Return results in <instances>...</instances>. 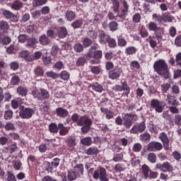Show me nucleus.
Masks as SVG:
<instances>
[{
  "label": "nucleus",
  "instance_id": "nucleus-56",
  "mask_svg": "<svg viewBox=\"0 0 181 181\" xmlns=\"http://www.w3.org/2000/svg\"><path fill=\"white\" fill-rule=\"evenodd\" d=\"M18 43H25L28 41V35L25 34H21L18 37Z\"/></svg>",
  "mask_w": 181,
  "mask_h": 181
},
{
  "label": "nucleus",
  "instance_id": "nucleus-58",
  "mask_svg": "<svg viewBox=\"0 0 181 181\" xmlns=\"http://www.w3.org/2000/svg\"><path fill=\"white\" fill-rule=\"evenodd\" d=\"M141 141H151V135L148 133H144L140 135Z\"/></svg>",
  "mask_w": 181,
  "mask_h": 181
},
{
  "label": "nucleus",
  "instance_id": "nucleus-18",
  "mask_svg": "<svg viewBox=\"0 0 181 181\" xmlns=\"http://www.w3.org/2000/svg\"><path fill=\"white\" fill-rule=\"evenodd\" d=\"M166 101L168 105L179 107V101H177V99H176V97L175 95H167Z\"/></svg>",
  "mask_w": 181,
  "mask_h": 181
},
{
  "label": "nucleus",
  "instance_id": "nucleus-25",
  "mask_svg": "<svg viewBox=\"0 0 181 181\" xmlns=\"http://www.w3.org/2000/svg\"><path fill=\"white\" fill-rule=\"evenodd\" d=\"M39 42L42 46H47L50 43V40L46 35H42L39 37Z\"/></svg>",
  "mask_w": 181,
  "mask_h": 181
},
{
  "label": "nucleus",
  "instance_id": "nucleus-44",
  "mask_svg": "<svg viewBox=\"0 0 181 181\" xmlns=\"http://www.w3.org/2000/svg\"><path fill=\"white\" fill-rule=\"evenodd\" d=\"M122 88L123 91H126V95H128V94H129V92L131 91V88H129L127 81H124L122 83Z\"/></svg>",
  "mask_w": 181,
  "mask_h": 181
},
{
  "label": "nucleus",
  "instance_id": "nucleus-36",
  "mask_svg": "<svg viewBox=\"0 0 181 181\" xmlns=\"http://www.w3.org/2000/svg\"><path fill=\"white\" fill-rule=\"evenodd\" d=\"M81 143L84 146H90V145L93 144V139L91 137H84L81 140Z\"/></svg>",
  "mask_w": 181,
  "mask_h": 181
},
{
  "label": "nucleus",
  "instance_id": "nucleus-2",
  "mask_svg": "<svg viewBox=\"0 0 181 181\" xmlns=\"http://www.w3.org/2000/svg\"><path fill=\"white\" fill-rule=\"evenodd\" d=\"M153 69L160 76H166L169 73L168 64L163 59H158L155 62Z\"/></svg>",
  "mask_w": 181,
  "mask_h": 181
},
{
  "label": "nucleus",
  "instance_id": "nucleus-5",
  "mask_svg": "<svg viewBox=\"0 0 181 181\" xmlns=\"http://www.w3.org/2000/svg\"><path fill=\"white\" fill-rule=\"evenodd\" d=\"M148 30L151 32H155V35L157 40H161L163 35V30L160 29V27H158V24L154 22H150L148 25Z\"/></svg>",
  "mask_w": 181,
  "mask_h": 181
},
{
  "label": "nucleus",
  "instance_id": "nucleus-26",
  "mask_svg": "<svg viewBox=\"0 0 181 181\" xmlns=\"http://www.w3.org/2000/svg\"><path fill=\"white\" fill-rule=\"evenodd\" d=\"M58 127L59 129V135H61V136H64L69 134V127H64L63 124H59Z\"/></svg>",
  "mask_w": 181,
  "mask_h": 181
},
{
  "label": "nucleus",
  "instance_id": "nucleus-41",
  "mask_svg": "<svg viewBox=\"0 0 181 181\" xmlns=\"http://www.w3.org/2000/svg\"><path fill=\"white\" fill-rule=\"evenodd\" d=\"M74 49L76 53H81L84 50V46L81 43H76L74 46Z\"/></svg>",
  "mask_w": 181,
  "mask_h": 181
},
{
  "label": "nucleus",
  "instance_id": "nucleus-4",
  "mask_svg": "<svg viewBox=\"0 0 181 181\" xmlns=\"http://www.w3.org/2000/svg\"><path fill=\"white\" fill-rule=\"evenodd\" d=\"M19 116L23 119H29L32 118L33 114H35V110L30 107H25V106L19 107Z\"/></svg>",
  "mask_w": 181,
  "mask_h": 181
},
{
  "label": "nucleus",
  "instance_id": "nucleus-28",
  "mask_svg": "<svg viewBox=\"0 0 181 181\" xmlns=\"http://www.w3.org/2000/svg\"><path fill=\"white\" fill-rule=\"evenodd\" d=\"M65 18H66V21L71 22V21H74V19H76V13L73 11H67L65 13Z\"/></svg>",
  "mask_w": 181,
  "mask_h": 181
},
{
  "label": "nucleus",
  "instance_id": "nucleus-47",
  "mask_svg": "<svg viewBox=\"0 0 181 181\" xmlns=\"http://www.w3.org/2000/svg\"><path fill=\"white\" fill-rule=\"evenodd\" d=\"M148 160L150 163H156V154L155 153H148Z\"/></svg>",
  "mask_w": 181,
  "mask_h": 181
},
{
  "label": "nucleus",
  "instance_id": "nucleus-1",
  "mask_svg": "<svg viewBox=\"0 0 181 181\" xmlns=\"http://www.w3.org/2000/svg\"><path fill=\"white\" fill-rule=\"evenodd\" d=\"M97 49H98V45L93 44L86 55V59H94V60L91 61L92 64H100V60L103 59V50H97Z\"/></svg>",
  "mask_w": 181,
  "mask_h": 181
},
{
  "label": "nucleus",
  "instance_id": "nucleus-27",
  "mask_svg": "<svg viewBox=\"0 0 181 181\" xmlns=\"http://www.w3.org/2000/svg\"><path fill=\"white\" fill-rule=\"evenodd\" d=\"M86 153L89 156L98 155V153H100V150L95 146L90 147L86 150Z\"/></svg>",
  "mask_w": 181,
  "mask_h": 181
},
{
  "label": "nucleus",
  "instance_id": "nucleus-45",
  "mask_svg": "<svg viewBox=\"0 0 181 181\" xmlns=\"http://www.w3.org/2000/svg\"><path fill=\"white\" fill-rule=\"evenodd\" d=\"M109 28L111 32H115V30H118V23L115 21H111L109 23Z\"/></svg>",
  "mask_w": 181,
  "mask_h": 181
},
{
  "label": "nucleus",
  "instance_id": "nucleus-48",
  "mask_svg": "<svg viewBox=\"0 0 181 181\" xmlns=\"http://www.w3.org/2000/svg\"><path fill=\"white\" fill-rule=\"evenodd\" d=\"M99 128H100V131L103 134H107V132H111V130L108 127V125L105 124H100Z\"/></svg>",
  "mask_w": 181,
  "mask_h": 181
},
{
  "label": "nucleus",
  "instance_id": "nucleus-33",
  "mask_svg": "<svg viewBox=\"0 0 181 181\" xmlns=\"http://www.w3.org/2000/svg\"><path fill=\"white\" fill-rule=\"evenodd\" d=\"M67 177L69 181H74L76 180L78 176L76 174V172H74V170H68Z\"/></svg>",
  "mask_w": 181,
  "mask_h": 181
},
{
  "label": "nucleus",
  "instance_id": "nucleus-55",
  "mask_svg": "<svg viewBox=\"0 0 181 181\" xmlns=\"http://www.w3.org/2000/svg\"><path fill=\"white\" fill-rule=\"evenodd\" d=\"M170 83H166L161 85V91L163 93H168L170 90Z\"/></svg>",
  "mask_w": 181,
  "mask_h": 181
},
{
  "label": "nucleus",
  "instance_id": "nucleus-20",
  "mask_svg": "<svg viewBox=\"0 0 181 181\" xmlns=\"http://www.w3.org/2000/svg\"><path fill=\"white\" fill-rule=\"evenodd\" d=\"M37 43V39H36L35 37H31L27 39V42L25 44V46L26 47L35 49V47H36Z\"/></svg>",
  "mask_w": 181,
  "mask_h": 181
},
{
  "label": "nucleus",
  "instance_id": "nucleus-29",
  "mask_svg": "<svg viewBox=\"0 0 181 181\" xmlns=\"http://www.w3.org/2000/svg\"><path fill=\"white\" fill-rule=\"evenodd\" d=\"M137 52L136 47L134 46L127 47L125 49L124 53L127 56H132V54H135Z\"/></svg>",
  "mask_w": 181,
  "mask_h": 181
},
{
  "label": "nucleus",
  "instance_id": "nucleus-9",
  "mask_svg": "<svg viewBox=\"0 0 181 181\" xmlns=\"http://www.w3.org/2000/svg\"><path fill=\"white\" fill-rule=\"evenodd\" d=\"M156 169H159L161 172H173V166L169 163V162H165L162 163H157Z\"/></svg>",
  "mask_w": 181,
  "mask_h": 181
},
{
  "label": "nucleus",
  "instance_id": "nucleus-52",
  "mask_svg": "<svg viewBox=\"0 0 181 181\" xmlns=\"http://www.w3.org/2000/svg\"><path fill=\"white\" fill-rule=\"evenodd\" d=\"M16 149H18V146H16V143L11 144L6 148V150L9 153H13V152L16 151Z\"/></svg>",
  "mask_w": 181,
  "mask_h": 181
},
{
  "label": "nucleus",
  "instance_id": "nucleus-7",
  "mask_svg": "<svg viewBox=\"0 0 181 181\" xmlns=\"http://www.w3.org/2000/svg\"><path fill=\"white\" fill-rule=\"evenodd\" d=\"M60 165V158H54L52 162H47L45 165V170L49 173H52L54 169L57 168Z\"/></svg>",
  "mask_w": 181,
  "mask_h": 181
},
{
  "label": "nucleus",
  "instance_id": "nucleus-35",
  "mask_svg": "<svg viewBox=\"0 0 181 181\" xmlns=\"http://www.w3.org/2000/svg\"><path fill=\"white\" fill-rule=\"evenodd\" d=\"M19 105H22V99L18 98L16 100H11V107L13 110H18Z\"/></svg>",
  "mask_w": 181,
  "mask_h": 181
},
{
  "label": "nucleus",
  "instance_id": "nucleus-17",
  "mask_svg": "<svg viewBox=\"0 0 181 181\" xmlns=\"http://www.w3.org/2000/svg\"><path fill=\"white\" fill-rule=\"evenodd\" d=\"M74 172L78 177H81L84 175V165L83 164H77L74 168Z\"/></svg>",
  "mask_w": 181,
  "mask_h": 181
},
{
  "label": "nucleus",
  "instance_id": "nucleus-24",
  "mask_svg": "<svg viewBox=\"0 0 181 181\" xmlns=\"http://www.w3.org/2000/svg\"><path fill=\"white\" fill-rule=\"evenodd\" d=\"M141 172L144 175V179H148L149 173L151 172V168H149V166H148L146 164H144L141 166Z\"/></svg>",
  "mask_w": 181,
  "mask_h": 181
},
{
  "label": "nucleus",
  "instance_id": "nucleus-50",
  "mask_svg": "<svg viewBox=\"0 0 181 181\" xmlns=\"http://www.w3.org/2000/svg\"><path fill=\"white\" fill-rule=\"evenodd\" d=\"M12 42V40L10 37H0V43L2 45H9Z\"/></svg>",
  "mask_w": 181,
  "mask_h": 181
},
{
  "label": "nucleus",
  "instance_id": "nucleus-62",
  "mask_svg": "<svg viewBox=\"0 0 181 181\" xmlns=\"http://www.w3.org/2000/svg\"><path fill=\"white\" fill-rule=\"evenodd\" d=\"M7 181H16V177L11 171L7 172Z\"/></svg>",
  "mask_w": 181,
  "mask_h": 181
},
{
  "label": "nucleus",
  "instance_id": "nucleus-21",
  "mask_svg": "<svg viewBox=\"0 0 181 181\" xmlns=\"http://www.w3.org/2000/svg\"><path fill=\"white\" fill-rule=\"evenodd\" d=\"M110 38L111 36L105 33H102L99 35V42L101 45H107Z\"/></svg>",
  "mask_w": 181,
  "mask_h": 181
},
{
  "label": "nucleus",
  "instance_id": "nucleus-8",
  "mask_svg": "<svg viewBox=\"0 0 181 181\" xmlns=\"http://www.w3.org/2000/svg\"><path fill=\"white\" fill-rule=\"evenodd\" d=\"M146 129V124L145 122H141L139 124H134L130 129V134H142Z\"/></svg>",
  "mask_w": 181,
  "mask_h": 181
},
{
  "label": "nucleus",
  "instance_id": "nucleus-31",
  "mask_svg": "<svg viewBox=\"0 0 181 181\" xmlns=\"http://www.w3.org/2000/svg\"><path fill=\"white\" fill-rule=\"evenodd\" d=\"M48 129L51 134H57L59 132V126L56 123H51L48 126Z\"/></svg>",
  "mask_w": 181,
  "mask_h": 181
},
{
  "label": "nucleus",
  "instance_id": "nucleus-14",
  "mask_svg": "<svg viewBox=\"0 0 181 181\" xmlns=\"http://www.w3.org/2000/svg\"><path fill=\"white\" fill-rule=\"evenodd\" d=\"M159 139L163 142L164 149L168 151L169 149V138H168L166 133L162 132L159 136Z\"/></svg>",
  "mask_w": 181,
  "mask_h": 181
},
{
  "label": "nucleus",
  "instance_id": "nucleus-60",
  "mask_svg": "<svg viewBox=\"0 0 181 181\" xmlns=\"http://www.w3.org/2000/svg\"><path fill=\"white\" fill-rule=\"evenodd\" d=\"M21 81V79L19 78V76H14L11 78V86H17V84Z\"/></svg>",
  "mask_w": 181,
  "mask_h": 181
},
{
  "label": "nucleus",
  "instance_id": "nucleus-11",
  "mask_svg": "<svg viewBox=\"0 0 181 181\" xmlns=\"http://www.w3.org/2000/svg\"><path fill=\"white\" fill-rule=\"evenodd\" d=\"M163 146L162 144L156 141H151L148 144L147 149L150 152H156L157 151H162Z\"/></svg>",
  "mask_w": 181,
  "mask_h": 181
},
{
  "label": "nucleus",
  "instance_id": "nucleus-53",
  "mask_svg": "<svg viewBox=\"0 0 181 181\" xmlns=\"http://www.w3.org/2000/svg\"><path fill=\"white\" fill-rule=\"evenodd\" d=\"M82 43H83V47H90V46L93 45V41L91 40V39L88 37H86L83 39Z\"/></svg>",
  "mask_w": 181,
  "mask_h": 181
},
{
  "label": "nucleus",
  "instance_id": "nucleus-42",
  "mask_svg": "<svg viewBox=\"0 0 181 181\" xmlns=\"http://www.w3.org/2000/svg\"><path fill=\"white\" fill-rule=\"evenodd\" d=\"M34 73L37 77H42V76L45 74L43 69H42L40 66H37L34 70Z\"/></svg>",
  "mask_w": 181,
  "mask_h": 181
},
{
  "label": "nucleus",
  "instance_id": "nucleus-59",
  "mask_svg": "<svg viewBox=\"0 0 181 181\" xmlns=\"http://www.w3.org/2000/svg\"><path fill=\"white\" fill-rule=\"evenodd\" d=\"M13 117V112L12 110H7L4 112V119H11Z\"/></svg>",
  "mask_w": 181,
  "mask_h": 181
},
{
  "label": "nucleus",
  "instance_id": "nucleus-19",
  "mask_svg": "<svg viewBox=\"0 0 181 181\" xmlns=\"http://www.w3.org/2000/svg\"><path fill=\"white\" fill-rule=\"evenodd\" d=\"M100 111L105 115L106 119H112L115 115L114 111L110 110L108 108L100 107Z\"/></svg>",
  "mask_w": 181,
  "mask_h": 181
},
{
  "label": "nucleus",
  "instance_id": "nucleus-13",
  "mask_svg": "<svg viewBox=\"0 0 181 181\" xmlns=\"http://www.w3.org/2000/svg\"><path fill=\"white\" fill-rule=\"evenodd\" d=\"M122 73V69L121 68L110 70L109 71V78H110V80H117V78H119Z\"/></svg>",
  "mask_w": 181,
  "mask_h": 181
},
{
  "label": "nucleus",
  "instance_id": "nucleus-57",
  "mask_svg": "<svg viewBox=\"0 0 181 181\" xmlns=\"http://www.w3.org/2000/svg\"><path fill=\"white\" fill-rule=\"evenodd\" d=\"M0 29L1 30H9V24L6 21H1L0 22Z\"/></svg>",
  "mask_w": 181,
  "mask_h": 181
},
{
  "label": "nucleus",
  "instance_id": "nucleus-30",
  "mask_svg": "<svg viewBox=\"0 0 181 181\" xmlns=\"http://www.w3.org/2000/svg\"><path fill=\"white\" fill-rule=\"evenodd\" d=\"M23 5V3L21 1V0H16L11 4V9H13L14 11H19L21 8H22Z\"/></svg>",
  "mask_w": 181,
  "mask_h": 181
},
{
  "label": "nucleus",
  "instance_id": "nucleus-23",
  "mask_svg": "<svg viewBox=\"0 0 181 181\" xmlns=\"http://www.w3.org/2000/svg\"><path fill=\"white\" fill-rule=\"evenodd\" d=\"M19 57L24 59L27 62H33V57H31L28 51H22L20 52Z\"/></svg>",
  "mask_w": 181,
  "mask_h": 181
},
{
  "label": "nucleus",
  "instance_id": "nucleus-38",
  "mask_svg": "<svg viewBox=\"0 0 181 181\" xmlns=\"http://www.w3.org/2000/svg\"><path fill=\"white\" fill-rule=\"evenodd\" d=\"M175 19L169 13H163V22L169 23Z\"/></svg>",
  "mask_w": 181,
  "mask_h": 181
},
{
  "label": "nucleus",
  "instance_id": "nucleus-39",
  "mask_svg": "<svg viewBox=\"0 0 181 181\" xmlns=\"http://www.w3.org/2000/svg\"><path fill=\"white\" fill-rule=\"evenodd\" d=\"M46 76H47V77L53 78V80H56V78H59V77H60V74H59L53 71L46 72Z\"/></svg>",
  "mask_w": 181,
  "mask_h": 181
},
{
  "label": "nucleus",
  "instance_id": "nucleus-46",
  "mask_svg": "<svg viewBox=\"0 0 181 181\" xmlns=\"http://www.w3.org/2000/svg\"><path fill=\"white\" fill-rule=\"evenodd\" d=\"M17 93L19 94V95H21V97H25L26 96V94H28V90L26 88L20 86L17 88Z\"/></svg>",
  "mask_w": 181,
  "mask_h": 181
},
{
  "label": "nucleus",
  "instance_id": "nucleus-32",
  "mask_svg": "<svg viewBox=\"0 0 181 181\" xmlns=\"http://www.w3.org/2000/svg\"><path fill=\"white\" fill-rule=\"evenodd\" d=\"M67 29L65 27H60L58 30V36L60 39H64L67 36Z\"/></svg>",
  "mask_w": 181,
  "mask_h": 181
},
{
  "label": "nucleus",
  "instance_id": "nucleus-64",
  "mask_svg": "<svg viewBox=\"0 0 181 181\" xmlns=\"http://www.w3.org/2000/svg\"><path fill=\"white\" fill-rule=\"evenodd\" d=\"M175 62L177 63V66L181 67V52H179L175 56Z\"/></svg>",
  "mask_w": 181,
  "mask_h": 181
},
{
  "label": "nucleus",
  "instance_id": "nucleus-43",
  "mask_svg": "<svg viewBox=\"0 0 181 181\" xmlns=\"http://www.w3.org/2000/svg\"><path fill=\"white\" fill-rule=\"evenodd\" d=\"M59 77H61L62 80L67 81V80L70 78V73H69L67 71H62L59 75Z\"/></svg>",
  "mask_w": 181,
  "mask_h": 181
},
{
  "label": "nucleus",
  "instance_id": "nucleus-12",
  "mask_svg": "<svg viewBox=\"0 0 181 181\" xmlns=\"http://www.w3.org/2000/svg\"><path fill=\"white\" fill-rule=\"evenodd\" d=\"M123 8L120 13H118L117 16L120 18V19H125L127 18V15H128V11L129 9V4L127 1L124 0L122 1Z\"/></svg>",
  "mask_w": 181,
  "mask_h": 181
},
{
  "label": "nucleus",
  "instance_id": "nucleus-40",
  "mask_svg": "<svg viewBox=\"0 0 181 181\" xmlns=\"http://www.w3.org/2000/svg\"><path fill=\"white\" fill-rule=\"evenodd\" d=\"M16 52H18V48L13 45H11L6 49V52L8 54H16Z\"/></svg>",
  "mask_w": 181,
  "mask_h": 181
},
{
  "label": "nucleus",
  "instance_id": "nucleus-16",
  "mask_svg": "<svg viewBox=\"0 0 181 181\" xmlns=\"http://www.w3.org/2000/svg\"><path fill=\"white\" fill-rule=\"evenodd\" d=\"M93 124V121L87 116H81L77 122L78 127H83V125H88Z\"/></svg>",
  "mask_w": 181,
  "mask_h": 181
},
{
  "label": "nucleus",
  "instance_id": "nucleus-51",
  "mask_svg": "<svg viewBox=\"0 0 181 181\" xmlns=\"http://www.w3.org/2000/svg\"><path fill=\"white\" fill-rule=\"evenodd\" d=\"M117 44L118 46H119L120 47H125V46L128 45V42H127V40H125L124 38L119 37L117 39Z\"/></svg>",
  "mask_w": 181,
  "mask_h": 181
},
{
  "label": "nucleus",
  "instance_id": "nucleus-49",
  "mask_svg": "<svg viewBox=\"0 0 181 181\" xmlns=\"http://www.w3.org/2000/svg\"><path fill=\"white\" fill-rule=\"evenodd\" d=\"M107 43L108 44V46L110 47V49H115V47H117V40H115L114 38H112L111 37Z\"/></svg>",
  "mask_w": 181,
  "mask_h": 181
},
{
  "label": "nucleus",
  "instance_id": "nucleus-22",
  "mask_svg": "<svg viewBox=\"0 0 181 181\" xmlns=\"http://www.w3.org/2000/svg\"><path fill=\"white\" fill-rule=\"evenodd\" d=\"M89 87H91L92 90L96 93H103L104 91V87L98 83H90Z\"/></svg>",
  "mask_w": 181,
  "mask_h": 181
},
{
  "label": "nucleus",
  "instance_id": "nucleus-6",
  "mask_svg": "<svg viewBox=\"0 0 181 181\" xmlns=\"http://www.w3.org/2000/svg\"><path fill=\"white\" fill-rule=\"evenodd\" d=\"M136 118V115L127 113L123 117V125L127 129H129L132 127L134 119Z\"/></svg>",
  "mask_w": 181,
  "mask_h": 181
},
{
  "label": "nucleus",
  "instance_id": "nucleus-10",
  "mask_svg": "<svg viewBox=\"0 0 181 181\" xmlns=\"http://www.w3.org/2000/svg\"><path fill=\"white\" fill-rule=\"evenodd\" d=\"M162 103L163 102H160L158 100L153 99L151 101V107L155 110L156 112H163L165 106L162 105Z\"/></svg>",
  "mask_w": 181,
  "mask_h": 181
},
{
  "label": "nucleus",
  "instance_id": "nucleus-3",
  "mask_svg": "<svg viewBox=\"0 0 181 181\" xmlns=\"http://www.w3.org/2000/svg\"><path fill=\"white\" fill-rule=\"evenodd\" d=\"M93 178L95 179V180H98L99 179L100 181H110L107 177V170L103 167L94 171Z\"/></svg>",
  "mask_w": 181,
  "mask_h": 181
},
{
  "label": "nucleus",
  "instance_id": "nucleus-54",
  "mask_svg": "<svg viewBox=\"0 0 181 181\" xmlns=\"http://www.w3.org/2000/svg\"><path fill=\"white\" fill-rule=\"evenodd\" d=\"M112 4V9H113V12H115V13H121V12H119V1Z\"/></svg>",
  "mask_w": 181,
  "mask_h": 181
},
{
  "label": "nucleus",
  "instance_id": "nucleus-34",
  "mask_svg": "<svg viewBox=\"0 0 181 181\" xmlns=\"http://www.w3.org/2000/svg\"><path fill=\"white\" fill-rule=\"evenodd\" d=\"M73 29H80L83 26V19L76 20L71 24Z\"/></svg>",
  "mask_w": 181,
  "mask_h": 181
},
{
  "label": "nucleus",
  "instance_id": "nucleus-61",
  "mask_svg": "<svg viewBox=\"0 0 181 181\" xmlns=\"http://www.w3.org/2000/svg\"><path fill=\"white\" fill-rule=\"evenodd\" d=\"M172 156L175 160H177V162H179L181 159V153L177 151H173Z\"/></svg>",
  "mask_w": 181,
  "mask_h": 181
},
{
  "label": "nucleus",
  "instance_id": "nucleus-63",
  "mask_svg": "<svg viewBox=\"0 0 181 181\" xmlns=\"http://www.w3.org/2000/svg\"><path fill=\"white\" fill-rule=\"evenodd\" d=\"M9 66L11 70L16 71V70L19 69V63L17 62H13L10 64Z\"/></svg>",
  "mask_w": 181,
  "mask_h": 181
},
{
  "label": "nucleus",
  "instance_id": "nucleus-37",
  "mask_svg": "<svg viewBox=\"0 0 181 181\" xmlns=\"http://www.w3.org/2000/svg\"><path fill=\"white\" fill-rule=\"evenodd\" d=\"M40 98H43V100H49L50 98V93L47 90L40 88Z\"/></svg>",
  "mask_w": 181,
  "mask_h": 181
},
{
  "label": "nucleus",
  "instance_id": "nucleus-15",
  "mask_svg": "<svg viewBox=\"0 0 181 181\" xmlns=\"http://www.w3.org/2000/svg\"><path fill=\"white\" fill-rule=\"evenodd\" d=\"M56 115L59 118H66L69 117V110L64 109V107H57L56 109Z\"/></svg>",
  "mask_w": 181,
  "mask_h": 181
}]
</instances>
